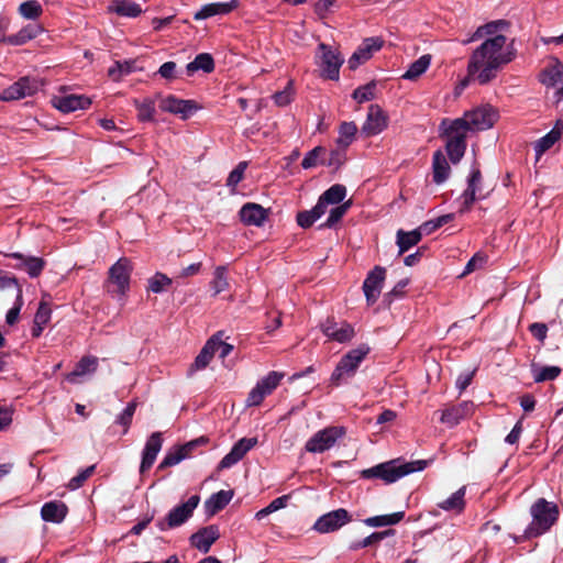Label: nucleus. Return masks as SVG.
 Here are the masks:
<instances>
[{"label":"nucleus","instance_id":"1","mask_svg":"<svg viewBox=\"0 0 563 563\" xmlns=\"http://www.w3.org/2000/svg\"><path fill=\"white\" fill-rule=\"evenodd\" d=\"M506 42L507 37L503 34L485 40L471 55L467 65L468 76L474 77L476 75L481 85L492 81L497 71L509 63V58L504 59L501 57V49Z\"/></svg>","mask_w":563,"mask_h":563},{"label":"nucleus","instance_id":"2","mask_svg":"<svg viewBox=\"0 0 563 563\" xmlns=\"http://www.w3.org/2000/svg\"><path fill=\"white\" fill-rule=\"evenodd\" d=\"M427 465L428 461L426 460H417L402 464H400L398 460H391L363 470L361 472V477L365 479L379 478L386 484H391L408 474L423 471Z\"/></svg>","mask_w":563,"mask_h":563},{"label":"nucleus","instance_id":"3","mask_svg":"<svg viewBox=\"0 0 563 563\" xmlns=\"http://www.w3.org/2000/svg\"><path fill=\"white\" fill-rule=\"evenodd\" d=\"M441 136L446 137L445 150L450 161L457 164L466 151V123L462 120L443 119Z\"/></svg>","mask_w":563,"mask_h":563},{"label":"nucleus","instance_id":"4","mask_svg":"<svg viewBox=\"0 0 563 563\" xmlns=\"http://www.w3.org/2000/svg\"><path fill=\"white\" fill-rule=\"evenodd\" d=\"M532 521L529 523L528 536L537 538L547 533L559 519V507L545 498L537 499L530 507Z\"/></svg>","mask_w":563,"mask_h":563},{"label":"nucleus","instance_id":"5","mask_svg":"<svg viewBox=\"0 0 563 563\" xmlns=\"http://www.w3.org/2000/svg\"><path fill=\"white\" fill-rule=\"evenodd\" d=\"M371 347L367 344H361L356 349H352L344 354L331 374V386L338 387L349 378L353 377L361 362L366 357Z\"/></svg>","mask_w":563,"mask_h":563},{"label":"nucleus","instance_id":"6","mask_svg":"<svg viewBox=\"0 0 563 563\" xmlns=\"http://www.w3.org/2000/svg\"><path fill=\"white\" fill-rule=\"evenodd\" d=\"M346 428L343 426H330L316 432L305 444L309 453H323L332 449L338 440L344 438Z\"/></svg>","mask_w":563,"mask_h":563},{"label":"nucleus","instance_id":"7","mask_svg":"<svg viewBox=\"0 0 563 563\" xmlns=\"http://www.w3.org/2000/svg\"><path fill=\"white\" fill-rule=\"evenodd\" d=\"M317 64L321 68V76L325 79L338 80L340 67L343 64L341 54L330 45L320 43L316 54Z\"/></svg>","mask_w":563,"mask_h":563},{"label":"nucleus","instance_id":"8","mask_svg":"<svg viewBox=\"0 0 563 563\" xmlns=\"http://www.w3.org/2000/svg\"><path fill=\"white\" fill-rule=\"evenodd\" d=\"M199 501L200 497L194 495L186 503L174 507L164 519L157 520V528L161 531H165L181 526L192 516Z\"/></svg>","mask_w":563,"mask_h":563},{"label":"nucleus","instance_id":"9","mask_svg":"<svg viewBox=\"0 0 563 563\" xmlns=\"http://www.w3.org/2000/svg\"><path fill=\"white\" fill-rule=\"evenodd\" d=\"M132 269V263L129 258H119L109 268L108 283L114 286V289H109V291L118 294L120 296L125 295V292L130 289V278Z\"/></svg>","mask_w":563,"mask_h":563},{"label":"nucleus","instance_id":"10","mask_svg":"<svg viewBox=\"0 0 563 563\" xmlns=\"http://www.w3.org/2000/svg\"><path fill=\"white\" fill-rule=\"evenodd\" d=\"M498 113L490 107L485 106L472 111L465 112L464 117L457 118L466 123V133L471 130L484 131L494 125L497 121Z\"/></svg>","mask_w":563,"mask_h":563},{"label":"nucleus","instance_id":"11","mask_svg":"<svg viewBox=\"0 0 563 563\" xmlns=\"http://www.w3.org/2000/svg\"><path fill=\"white\" fill-rule=\"evenodd\" d=\"M352 521V515L344 508L329 511L317 519L313 529L319 533H331Z\"/></svg>","mask_w":563,"mask_h":563},{"label":"nucleus","instance_id":"12","mask_svg":"<svg viewBox=\"0 0 563 563\" xmlns=\"http://www.w3.org/2000/svg\"><path fill=\"white\" fill-rule=\"evenodd\" d=\"M38 90V81L34 78L22 77L0 93V100L14 101L33 96Z\"/></svg>","mask_w":563,"mask_h":563},{"label":"nucleus","instance_id":"13","mask_svg":"<svg viewBox=\"0 0 563 563\" xmlns=\"http://www.w3.org/2000/svg\"><path fill=\"white\" fill-rule=\"evenodd\" d=\"M388 125V117L378 104L368 107L367 117L362 125L361 133L366 137L374 136L383 132Z\"/></svg>","mask_w":563,"mask_h":563},{"label":"nucleus","instance_id":"14","mask_svg":"<svg viewBox=\"0 0 563 563\" xmlns=\"http://www.w3.org/2000/svg\"><path fill=\"white\" fill-rule=\"evenodd\" d=\"M386 269L382 266H375L366 276L363 283V291L368 305H374L380 294Z\"/></svg>","mask_w":563,"mask_h":563},{"label":"nucleus","instance_id":"15","mask_svg":"<svg viewBox=\"0 0 563 563\" xmlns=\"http://www.w3.org/2000/svg\"><path fill=\"white\" fill-rule=\"evenodd\" d=\"M384 41L380 37H367L352 54L347 64L349 68L355 70L361 64L365 63L372 57L374 52L383 47Z\"/></svg>","mask_w":563,"mask_h":563},{"label":"nucleus","instance_id":"16","mask_svg":"<svg viewBox=\"0 0 563 563\" xmlns=\"http://www.w3.org/2000/svg\"><path fill=\"white\" fill-rule=\"evenodd\" d=\"M256 444V438H242L232 446L231 451L222 457L218 464V470L221 471L232 467Z\"/></svg>","mask_w":563,"mask_h":563},{"label":"nucleus","instance_id":"17","mask_svg":"<svg viewBox=\"0 0 563 563\" xmlns=\"http://www.w3.org/2000/svg\"><path fill=\"white\" fill-rule=\"evenodd\" d=\"M163 445V434L162 432H153L143 449L142 452V461L140 465V473L143 475L146 473L154 464L157 454L159 453Z\"/></svg>","mask_w":563,"mask_h":563},{"label":"nucleus","instance_id":"18","mask_svg":"<svg viewBox=\"0 0 563 563\" xmlns=\"http://www.w3.org/2000/svg\"><path fill=\"white\" fill-rule=\"evenodd\" d=\"M473 411L474 404L472 401H463L442 410L440 421L449 428H453L463 419L470 417Z\"/></svg>","mask_w":563,"mask_h":563},{"label":"nucleus","instance_id":"19","mask_svg":"<svg viewBox=\"0 0 563 563\" xmlns=\"http://www.w3.org/2000/svg\"><path fill=\"white\" fill-rule=\"evenodd\" d=\"M219 528L216 525H210L199 529L190 536V544L202 553H208L211 545L219 539Z\"/></svg>","mask_w":563,"mask_h":563},{"label":"nucleus","instance_id":"20","mask_svg":"<svg viewBox=\"0 0 563 563\" xmlns=\"http://www.w3.org/2000/svg\"><path fill=\"white\" fill-rule=\"evenodd\" d=\"M159 107L165 112L180 114L183 119H187L197 110V104L194 100L178 99L172 95L164 98Z\"/></svg>","mask_w":563,"mask_h":563},{"label":"nucleus","instance_id":"21","mask_svg":"<svg viewBox=\"0 0 563 563\" xmlns=\"http://www.w3.org/2000/svg\"><path fill=\"white\" fill-rule=\"evenodd\" d=\"M53 104L59 111L69 113L79 109H88L91 104V99L84 95H66L55 97L53 99Z\"/></svg>","mask_w":563,"mask_h":563},{"label":"nucleus","instance_id":"22","mask_svg":"<svg viewBox=\"0 0 563 563\" xmlns=\"http://www.w3.org/2000/svg\"><path fill=\"white\" fill-rule=\"evenodd\" d=\"M8 257L19 260V264L13 267L16 269H25L31 278L38 277L44 267L45 261L36 256H24L22 253L15 252L7 255Z\"/></svg>","mask_w":563,"mask_h":563},{"label":"nucleus","instance_id":"23","mask_svg":"<svg viewBox=\"0 0 563 563\" xmlns=\"http://www.w3.org/2000/svg\"><path fill=\"white\" fill-rule=\"evenodd\" d=\"M239 214L244 224L261 227L267 219L268 211L261 205L247 202L241 208Z\"/></svg>","mask_w":563,"mask_h":563},{"label":"nucleus","instance_id":"24","mask_svg":"<svg viewBox=\"0 0 563 563\" xmlns=\"http://www.w3.org/2000/svg\"><path fill=\"white\" fill-rule=\"evenodd\" d=\"M239 7L238 0L229 2H213L201 7L199 11L194 14L196 21L206 20L219 14H228Z\"/></svg>","mask_w":563,"mask_h":563},{"label":"nucleus","instance_id":"25","mask_svg":"<svg viewBox=\"0 0 563 563\" xmlns=\"http://www.w3.org/2000/svg\"><path fill=\"white\" fill-rule=\"evenodd\" d=\"M68 512L67 506L60 500L45 503L41 508V517L44 521L60 523Z\"/></svg>","mask_w":563,"mask_h":563},{"label":"nucleus","instance_id":"26","mask_svg":"<svg viewBox=\"0 0 563 563\" xmlns=\"http://www.w3.org/2000/svg\"><path fill=\"white\" fill-rule=\"evenodd\" d=\"M451 174V167L441 150H437L432 156V179L437 185L443 184Z\"/></svg>","mask_w":563,"mask_h":563},{"label":"nucleus","instance_id":"27","mask_svg":"<svg viewBox=\"0 0 563 563\" xmlns=\"http://www.w3.org/2000/svg\"><path fill=\"white\" fill-rule=\"evenodd\" d=\"M563 130V121L558 120L553 129L537 141L534 144V151L537 154V158L543 155L548 150H550L561 137Z\"/></svg>","mask_w":563,"mask_h":563},{"label":"nucleus","instance_id":"28","mask_svg":"<svg viewBox=\"0 0 563 563\" xmlns=\"http://www.w3.org/2000/svg\"><path fill=\"white\" fill-rule=\"evenodd\" d=\"M530 372L536 383H543L556 379L561 375L562 368L555 365L541 366L532 361Z\"/></svg>","mask_w":563,"mask_h":563},{"label":"nucleus","instance_id":"29","mask_svg":"<svg viewBox=\"0 0 563 563\" xmlns=\"http://www.w3.org/2000/svg\"><path fill=\"white\" fill-rule=\"evenodd\" d=\"M233 495V490H220L212 494L205 503L207 514L213 516L224 509Z\"/></svg>","mask_w":563,"mask_h":563},{"label":"nucleus","instance_id":"30","mask_svg":"<svg viewBox=\"0 0 563 563\" xmlns=\"http://www.w3.org/2000/svg\"><path fill=\"white\" fill-rule=\"evenodd\" d=\"M198 70H202L206 74H210L214 70V60L211 54L200 53L186 66L188 76H192Z\"/></svg>","mask_w":563,"mask_h":563},{"label":"nucleus","instance_id":"31","mask_svg":"<svg viewBox=\"0 0 563 563\" xmlns=\"http://www.w3.org/2000/svg\"><path fill=\"white\" fill-rule=\"evenodd\" d=\"M539 79L548 87H555L563 81V65L556 59L554 64L547 66L540 73Z\"/></svg>","mask_w":563,"mask_h":563},{"label":"nucleus","instance_id":"32","mask_svg":"<svg viewBox=\"0 0 563 563\" xmlns=\"http://www.w3.org/2000/svg\"><path fill=\"white\" fill-rule=\"evenodd\" d=\"M466 487L463 486L453 493L449 498L438 503V507L445 511H454L461 514L465 508Z\"/></svg>","mask_w":563,"mask_h":563},{"label":"nucleus","instance_id":"33","mask_svg":"<svg viewBox=\"0 0 563 563\" xmlns=\"http://www.w3.org/2000/svg\"><path fill=\"white\" fill-rule=\"evenodd\" d=\"M109 11L126 18H136L142 13L141 5L129 0H112Z\"/></svg>","mask_w":563,"mask_h":563},{"label":"nucleus","instance_id":"34","mask_svg":"<svg viewBox=\"0 0 563 563\" xmlns=\"http://www.w3.org/2000/svg\"><path fill=\"white\" fill-rule=\"evenodd\" d=\"M214 356V340H208L205 346L201 349L199 354L196 356L195 362L190 365L188 375H191L195 371L206 368L210 361Z\"/></svg>","mask_w":563,"mask_h":563},{"label":"nucleus","instance_id":"35","mask_svg":"<svg viewBox=\"0 0 563 563\" xmlns=\"http://www.w3.org/2000/svg\"><path fill=\"white\" fill-rule=\"evenodd\" d=\"M422 239L421 231L415 229L406 232L404 230L397 231V245L399 247V255L407 252L410 247L417 245Z\"/></svg>","mask_w":563,"mask_h":563},{"label":"nucleus","instance_id":"36","mask_svg":"<svg viewBox=\"0 0 563 563\" xmlns=\"http://www.w3.org/2000/svg\"><path fill=\"white\" fill-rule=\"evenodd\" d=\"M508 24L509 23L506 20H496V21L488 22L484 25H481L477 27V30L473 33V35L470 38L463 41V44H468L471 42L477 41V40L484 37L485 35H493L499 29H503V27L507 26Z\"/></svg>","mask_w":563,"mask_h":563},{"label":"nucleus","instance_id":"37","mask_svg":"<svg viewBox=\"0 0 563 563\" xmlns=\"http://www.w3.org/2000/svg\"><path fill=\"white\" fill-rule=\"evenodd\" d=\"M405 517V511H397L390 515H380L368 517L363 522L368 527H386L400 522Z\"/></svg>","mask_w":563,"mask_h":563},{"label":"nucleus","instance_id":"38","mask_svg":"<svg viewBox=\"0 0 563 563\" xmlns=\"http://www.w3.org/2000/svg\"><path fill=\"white\" fill-rule=\"evenodd\" d=\"M431 55L426 54L410 64L408 70L402 75L404 79L415 80L419 78L430 66Z\"/></svg>","mask_w":563,"mask_h":563},{"label":"nucleus","instance_id":"39","mask_svg":"<svg viewBox=\"0 0 563 563\" xmlns=\"http://www.w3.org/2000/svg\"><path fill=\"white\" fill-rule=\"evenodd\" d=\"M134 70L135 60H118L108 69V76L112 80L119 81L123 76H126L133 73Z\"/></svg>","mask_w":563,"mask_h":563},{"label":"nucleus","instance_id":"40","mask_svg":"<svg viewBox=\"0 0 563 563\" xmlns=\"http://www.w3.org/2000/svg\"><path fill=\"white\" fill-rule=\"evenodd\" d=\"M356 132L357 126L354 122H342L339 128V139L336 140L338 145L343 148H347L353 142Z\"/></svg>","mask_w":563,"mask_h":563},{"label":"nucleus","instance_id":"41","mask_svg":"<svg viewBox=\"0 0 563 563\" xmlns=\"http://www.w3.org/2000/svg\"><path fill=\"white\" fill-rule=\"evenodd\" d=\"M18 12L24 19L36 20L43 14V8L37 0H27L19 5Z\"/></svg>","mask_w":563,"mask_h":563},{"label":"nucleus","instance_id":"42","mask_svg":"<svg viewBox=\"0 0 563 563\" xmlns=\"http://www.w3.org/2000/svg\"><path fill=\"white\" fill-rule=\"evenodd\" d=\"M352 206V200H347L342 202L341 205L332 208L330 210L329 217L324 223L320 225V228H333L341 219L346 214L349 209Z\"/></svg>","mask_w":563,"mask_h":563},{"label":"nucleus","instance_id":"43","mask_svg":"<svg viewBox=\"0 0 563 563\" xmlns=\"http://www.w3.org/2000/svg\"><path fill=\"white\" fill-rule=\"evenodd\" d=\"M346 196V187L341 184H335L328 188L320 197L323 198V201L329 205H341L344 202V198Z\"/></svg>","mask_w":563,"mask_h":563},{"label":"nucleus","instance_id":"44","mask_svg":"<svg viewBox=\"0 0 563 563\" xmlns=\"http://www.w3.org/2000/svg\"><path fill=\"white\" fill-rule=\"evenodd\" d=\"M346 161V148L338 145V148L332 150L329 156L320 161V165L334 167L338 170Z\"/></svg>","mask_w":563,"mask_h":563},{"label":"nucleus","instance_id":"45","mask_svg":"<svg viewBox=\"0 0 563 563\" xmlns=\"http://www.w3.org/2000/svg\"><path fill=\"white\" fill-rule=\"evenodd\" d=\"M210 286L213 289V296L219 295L229 287V282L227 277V267L218 266L213 273V279L210 282Z\"/></svg>","mask_w":563,"mask_h":563},{"label":"nucleus","instance_id":"46","mask_svg":"<svg viewBox=\"0 0 563 563\" xmlns=\"http://www.w3.org/2000/svg\"><path fill=\"white\" fill-rule=\"evenodd\" d=\"M327 154V150L323 146H316L311 151H309L301 162V166L305 169H309L316 167L320 164V161L324 158Z\"/></svg>","mask_w":563,"mask_h":563},{"label":"nucleus","instance_id":"47","mask_svg":"<svg viewBox=\"0 0 563 563\" xmlns=\"http://www.w3.org/2000/svg\"><path fill=\"white\" fill-rule=\"evenodd\" d=\"M134 106L137 110V118L140 121H152L155 113V104L151 99L144 101L134 100Z\"/></svg>","mask_w":563,"mask_h":563},{"label":"nucleus","instance_id":"48","mask_svg":"<svg viewBox=\"0 0 563 563\" xmlns=\"http://www.w3.org/2000/svg\"><path fill=\"white\" fill-rule=\"evenodd\" d=\"M482 179H483V177H482L481 169H479L478 165L475 163L473 165L471 174L467 178V187L464 190L465 192H467V196L470 199H471L472 195L476 196V192L481 189L479 186L482 184Z\"/></svg>","mask_w":563,"mask_h":563},{"label":"nucleus","instance_id":"49","mask_svg":"<svg viewBox=\"0 0 563 563\" xmlns=\"http://www.w3.org/2000/svg\"><path fill=\"white\" fill-rule=\"evenodd\" d=\"M355 335L354 328L347 323L342 322L335 332L330 333V340L339 343L350 342Z\"/></svg>","mask_w":563,"mask_h":563},{"label":"nucleus","instance_id":"50","mask_svg":"<svg viewBox=\"0 0 563 563\" xmlns=\"http://www.w3.org/2000/svg\"><path fill=\"white\" fill-rule=\"evenodd\" d=\"M375 89H376V82L371 81L364 86L356 88L353 91L352 97L354 100H356L360 103L369 101L375 98Z\"/></svg>","mask_w":563,"mask_h":563},{"label":"nucleus","instance_id":"51","mask_svg":"<svg viewBox=\"0 0 563 563\" xmlns=\"http://www.w3.org/2000/svg\"><path fill=\"white\" fill-rule=\"evenodd\" d=\"M136 407V401L129 402L125 409L115 419V423L123 427V434L129 431Z\"/></svg>","mask_w":563,"mask_h":563},{"label":"nucleus","instance_id":"52","mask_svg":"<svg viewBox=\"0 0 563 563\" xmlns=\"http://www.w3.org/2000/svg\"><path fill=\"white\" fill-rule=\"evenodd\" d=\"M184 459H186V453L181 452L177 446L169 450L162 462L159 463L157 470H164L170 466H174L180 463Z\"/></svg>","mask_w":563,"mask_h":563},{"label":"nucleus","instance_id":"53","mask_svg":"<svg viewBox=\"0 0 563 563\" xmlns=\"http://www.w3.org/2000/svg\"><path fill=\"white\" fill-rule=\"evenodd\" d=\"M282 378H283V374H279L277 372H271V373H268L267 376H265L260 382H257L256 385L262 387V389L268 396V395H271L274 391V389L277 388V386L279 385Z\"/></svg>","mask_w":563,"mask_h":563},{"label":"nucleus","instance_id":"54","mask_svg":"<svg viewBox=\"0 0 563 563\" xmlns=\"http://www.w3.org/2000/svg\"><path fill=\"white\" fill-rule=\"evenodd\" d=\"M98 366V358L96 356H84L76 365L75 374L85 375L95 372Z\"/></svg>","mask_w":563,"mask_h":563},{"label":"nucleus","instance_id":"55","mask_svg":"<svg viewBox=\"0 0 563 563\" xmlns=\"http://www.w3.org/2000/svg\"><path fill=\"white\" fill-rule=\"evenodd\" d=\"M23 306L22 289H18L14 306L7 312L5 322L9 325H13L18 322L21 308Z\"/></svg>","mask_w":563,"mask_h":563},{"label":"nucleus","instance_id":"56","mask_svg":"<svg viewBox=\"0 0 563 563\" xmlns=\"http://www.w3.org/2000/svg\"><path fill=\"white\" fill-rule=\"evenodd\" d=\"M172 284V279L166 276L163 273H156L150 280H148V289L153 292H162L164 290L165 286H168Z\"/></svg>","mask_w":563,"mask_h":563},{"label":"nucleus","instance_id":"57","mask_svg":"<svg viewBox=\"0 0 563 563\" xmlns=\"http://www.w3.org/2000/svg\"><path fill=\"white\" fill-rule=\"evenodd\" d=\"M247 168V162H240L235 168L229 174L227 186L234 188L244 177V172Z\"/></svg>","mask_w":563,"mask_h":563},{"label":"nucleus","instance_id":"58","mask_svg":"<svg viewBox=\"0 0 563 563\" xmlns=\"http://www.w3.org/2000/svg\"><path fill=\"white\" fill-rule=\"evenodd\" d=\"M96 465L88 466L87 468L79 472L68 483V488L77 489L84 485V483L93 474Z\"/></svg>","mask_w":563,"mask_h":563},{"label":"nucleus","instance_id":"59","mask_svg":"<svg viewBox=\"0 0 563 563\" xmlns=\"http://www.w3.org/2000/svg\"><path fill=\"white\" fill-rule=\"evenodd\" d=\"M222 332L213 334L209 340H214V354L219 352L221 358L227 357L233 350V345L222 341Z\"/></svg>","mask_w":563,"mask_h":563},{"label":"nucleus","instance_id":"60","mask_svg":"<svg viewBox=\"0 0 563 563\" xmlns=\"http://www.w3.org/2000/svg\"><path fill=\"white\" fill-rule=\"evenodd\" d=\"M408 284V278L399 280L390 291L385 294L384 300L387 301L388 305H390L396 298L402 297L405 294V288L407 287Z\"/></svg>","mask_w":563,"mask_h":563},{"label":"nucleus","instance_id":"61","mask_svg":"<svg viewBox=\"0 0 563 563\" xmlns=\"http://www.w3.org/2000/svg\"><path fill=\"white\" fill-rule=\"evenodd\" d=\"M52 310L47 302L41 301L34 316V323L47 324L51 319Z\"/></svg>","mask_w":563,"mask_h":563},{"label":"nucleus","instance_id":"62","mask_svg":"<svg viewBox=\"0 0 563 563\" xmlns=\"http://www.w3.org/2000/svg\"><path fill=\"white\" fill-rule=\"evenodd\" d=\"M267 396V394L256 385L250 393L246 399V406L247 407H255L260 406L264 398Z\"/></svg>","mask_w":563,"mask_h":563},{"label":"nucleus","instance_id":"63","mask_svg":"<svg viewBox=\"0 0 563 563\" xmlns=\"http://www.w3.org/2000/svg\"><path fill=\"white\" fill-rule=\"evenodd\" d=\"M532 336L540 343H543L548 335V325L542 322L531 323L528 328Z\"/></svg>","mask_w":563,"mask_h":563},{"label":"nucleus","instance_id":"64","mask_svg":"<svg viewBox=\"0 0 563 563\" xmlns=\"http://www.w3.org/2000/svg\"><path fill=\"white\" fill-rule=\"evenodd\" d=\"M297 224L302 229L310 228L318 219L314 218L311 210L299 211L296 217Z\"/></svg>","mask_w":563,"mask_h":563}]
</instances>
